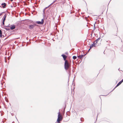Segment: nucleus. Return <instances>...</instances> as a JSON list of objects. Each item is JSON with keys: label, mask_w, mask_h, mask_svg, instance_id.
<instances>
[{"label": "nucleus", "mask_w": 123, "mask_h": 123, "mask_svg": "<svg viewBox=\"0 0 123 123\" xmlns=\"http://www.w3.org/2000/svg\"><path fill=\"white\" fill-rule=\"evenodd\" d=\"M58 117L57 122L56 123H60V121L62 120L63 117L62 115L60 114L59 112L58 113Z\"/></svg>", "instance_id": "obj_1"}, {"label": "nucleus", "mask_w": 123, "mask_h": 123, "mask_svg": "<svg viewBox=\"0 0 123 123\" xmlns=\"http://www.w3.org/2000/svg\"><path fill=\"white\" fill-rule=\"evenodd\" d=\"M100 39V38H99L97 39L93 43L90 45V49L91 48L93 47H96V46H97L98 45H97V42Z\"/></svg>", "instance_id": "obj_2"}, {"label": "nucleus", "mask_w": 123, "mask_h": 123, "mask_svg": "<svg viewBox=\"0 0 123 123\" xmlns=\"http://www.w3.org/2000/svg\"><path fill=\"white\" fill-rule=\"evenodd\" d=\"M70 66V65L68 63V61H65L64 63L65 69L66 70L68 69L69 68Z\"/></svg>", "instance_id": "obj_3"}, {"label": "nucleus", "mask_w": 123, "mask_h": 123, "mask_svg": "<svg viewBox=\"0 0 123 123\" xmlns=\"http://www.w3.org/2000/svg\"><path fill=\"white\" fill-rule=\"evenodd\" d=\"M36 25V24L31 25H30L29 26V28L31 30V29H33L34 28V27H35V26Z\"/></svg>", "instance_id": "obj_4"}, {"label": "nucleus", "mask_w": 123, "mask_h": 123, "mask_svg": "<svg viewBox=\"0 0 123 123\" xmlns=\"http://www.w3.org/2000/svg\"><path fill=\"white\" fill-rule=\"evenodd\" d=\"M54 3V1H53L52 3H51V4H50L48 7H51V6ZM47 8V7H46L44 9L43 11V15L45 13L44 11L45 10L46 8Z\"/></svg>", "instance_id": "obj_5"}, {"label": "nucleus", "mask_w": 123, "mask_h": 123, "mask_svg": "<svg viewBox=\"0 0 123 123\" xmlns=\"http://www.w3.org/2000/svg\"><path fill=\"white\" fill-rule=\"evenodd\" d=\"M62 56L63 57V59L65 61H67V60H66V59L67 57V56L66 55H64L62 54Z\"/></svg>", "instance_id": "obj_6"}, {"label": "nucleus", "mask_w": 123, "mask_h": 123, "mask_svg": "<svg viewBox=\"0 0 123 123\" xmlns=\"http://www.w3.org/2000/svg\"><path fill=\"white\" fill-rule=\"evenodd\" d=\"M1 5L2 6H2V7L3 8H5L6 7V4L5 3H2L1 4Z\"/></svg>", "instance_id": "obj_7"}, {"label": "nucleus", "mask_w": 123, "mask_h": 123, "mask_svg": "<svg viewBox=\"0 0 123 123\" xmlns=\"http://www.w3.org/2000/svg\"><path fill=\"white\" fill-rule=\"evenodd\" d=\"M36 23L38 24H40V25H42L43 24V23L42 22H41V21H36Z\"/></svg>", "instance_id": "obj_8"}, {"label": "nucleus", "mask_w": 123, "mask_h": 123, "mask_svg": "<svg viewBox=\"0 0 123 123\" xmlns=\"http://www.w3.org/2000/svg\"><path fill=\"white\" fill-rule=\"evenodd\" d=\"M15 26L14 25H13L11 27H10V29L12 30L15 29Z\"/></svg>", "instance_id": "obj_9"}, {"label": "nucleus", "mask_w": 123, "mask_h": 123, "mask_svg": "<svg viewBox=\"0 0 123 123\" xmlns=\"http://www.w3.org/2000/svg\"><path fill=\"white\" fill-rule=\"evenodd\" d=\"M85 55H80L79 56H78V57L79 58L81 59Z\"/></svg>", "instance_id": "obj_10"}, {"label": "nucleus", "mask_w": 123, "mask_h": 123, "mask_svg": "<svg viewBox=\"0 0 123 123\" xmlns=\"http://www.w3.org/2000/svg\"><path fill=\"white\" fill-rule=\"evenodd\" d=\"M6 15L5 14L4 15V18L3 19V21H5V20H6Z\"/></svg>", "instance_id": "obj_11"}, {"label": "nucleus", "mask_w": 123, "mask_h": 123, "mask_svg": "<svg viewBox=\"0 0 123 123\" xmlns=\"http://www.w3.org/2000/svg\"><path fill=\"white\" fill-rule=\"evenodd\" d=\"M122 83V82L121 81H120V82H119L118 83V84L116 86V87L118 86L119 85Z\"/></svg>", "instance_id": "obj_12"}, {"label": "nucleus", "mask_w": 123, "mask_h": 123, "mask_svg": "<svg viewBox=\"0 0 123 123\" xmlns=\"http://www.w3.org/2000/svg\"><path fill=\"white\" fill-rule=\"evenodd\" d=\"M2 36V31L0 30V37H1Z\"/></svg>", "instance_id": "obj_13"}, {"label": "nucleus", "mask_w": 123, "mask_h": 123, "mask_svg": "<svg viewBox=\"0 0 123 123\" xmlns=\"http://www.w3.org/2000/svg\"><path fill=\"white\" fill-rule=\"evenodd\" d=\"M44 18H43L42 19L41 21V22H42L43 23V24L44 23Z\"/></svg>", "instance_id": "obj_14"}, {"label": "nucleus", "mask_w": 123, "mask_h": 123, "mask_svg": "<svg viewBox=\"0 0 123 123\" xmlns=\"http://www.w3.org/2000/svg\"><path fill=\"white\" fill-rule=\"evenodd\" d=\"M76 58H77V57L75 56H73V59H74V60L76 59Z\"/></svg>", "instance_id": "obj_15"}, {"label": "nucleus", "mask_w": 123, "mask_h": 123, "mask_svg": "<svg viewBox=\"0 0 123 123\" xmlns=\"http://www.w3.org/2000/svg\"><path fill=\"white\" fill-rule=\"evenodd\" d=\"M6 30H7V31L9 30L10 29H7L6 28H5Z\"/></svg>", "instance_id": "obj_16"}, {"label": "nucleus", "mask_w": 123, "mask_h": 123, "mask_svg": "<svg viewBox=\"0 0 123 123\" xmlns=\"http://www.w3.org/2000/svg\"><path fill=\"white\" fill-rule=\"evenodd\" d=\"M4 22H5V21H3V22H2V25H4Z\"/></svg>", "instance_id": "obj_17"}, {"label": "nucleus", "mask_w": 123, "mask_h": 123, "mask_svg": "<svg viewBox=\"0 0 123 123\" xmlns=\"http://www.w3.org/2000/svg\"><path fill=\"white\" fill-rule=\"evenodd\" d=\"M9 25H9H9H7V26H6V27H9V26H9Z\"/></svg>", "instance_id": "obj_18"}, {"label": "nucleus", "mask_w": 123, "mask_h": 123, "mask_svg": "<svg viewBox=\"0 0 123 123\" xmlns=\"http://www.w3.org/2000/svg\"><path fill=\"white\" fill-rule=\"evenodd\" d=\"M51 13H53V11H52V10H51Z\"/></svg>", "instance_id": "obj_19"}, {"label": "nucleus", "mask_w": 123, "mask_h": 123, "mask_svg": "<svg viewBox=\"0 0 123 123\" xmlns=\"http://www.w3.org/2000/svg\"><path fill=\"white\" fill-rule=\"evenodd\" d=\"M3 13V12H2V13H0V16L2 15Z\"/></svg>", "instance_id": "obj_20"}, {"label": "nucleus", "mask_w": 123, "mask_h": 123, "mask_svg": "<svg viewBox=\"0 0 123 123\" xmlns=\"http://www.w3.org/2000/svg\"><path fill=\"white\" fill-rule=\"evenodd\" d=\"M121 81L122 82H123V79L121 80Z\"/></svg>", "instance_id": "obj_21"}, {"label": "nucleus", "mask_w": 123, "mask_h": 123, "mask_svg": "<svg viewBox=\"0 0 123 123\" xmlns=\"http://www.w3.org/2000/svg\"><path fill=\"white\" fill-rule=\"evenodd\" d=\"M90 49H90H90L88 50V51H89L90 50Z\"/></svg>", "instance_id": "obj_22"}, {"label": "nucleus", "mask_w": 123, "mask_h": 123, "mask_svg": "<svg viewBox=\"0 0 123 123\" xmlns=\"http://www.w3.org/2000/svg\"><path fill=\"white\" fill-rule=\"evenodd\" d=\"M11 1H13V0H10Z\"/></svg>", "instance_id": "obj_23"}, {"label": "nucleus", "mask_w": 123, "mask_h": 123, "mask_svg": "<svg viewBox=\"0 0 123 123\" xmlns=\"http://www.w3.org/2000/svg\"><path fill=\"white\" fill-rule=\"evenodd\" d=\"M8 60H9V57H8Z\"/></svg>", "instance_id": "obj_24"}]
</instances>
